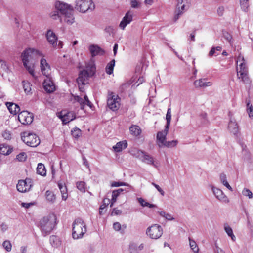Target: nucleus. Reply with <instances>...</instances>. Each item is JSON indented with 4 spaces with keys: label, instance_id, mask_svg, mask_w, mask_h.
<instances>
[{
    "label": "nucleus",
    "instance_id": "603ef678",
    "mask_svg": "<svg viewBox=\"0 0 253 253\" xmlns=\"http://www.w3.org/2000/svg\"><path fill=\"white\" fill-rule=\"evenodd\" d=\"M130 5L131 7L133 8H139L140 7L141 3L136 0H131Z\"/></svg>",
    "mask_w": 253,
    "mask_h": 253
},
{
    "label": "nucleus",
    "instance_id": "49530a36",
    "mask_svg": "<svg viewBox=\"0 0 253 253\" xmlns=\"http://www.w3.org/2000/svg\"><path fill=\"white\" fill-rule=\"evenodd\" d=\"M242 194L244 196H248L249 199H251L253 197V194L251 191L247 188H244L242 191Z\"/></svg>",
    "mask_w": 253,
    "mask_h": 253
},
{
    "label": "nucleus",
    "instance_id": "3c124183",
    "mask_svg": "<svg viewBox=\"0 0 253 253\" xmlns=\"http://www.w3.org/2000/svg\"><path fill=\"white\" fill-rule=\"evenodd\" d=\"M27 158V155L25 152H22L16 156V159L20 162L24 161Z\"/></svg>",
    "mask_w": 253,
    "mask_h": 253
},
{
    "label": "nucleus",
    "instance_id": "c03bdc74",
    "mask_svg": "<svg viewBox=\"0 0 253 253\" xmlns=\"http://www.w3.org/2000/svg\"><path fill=\"white\" fill-rule=\"evenodd\" d=\"M77 188L82 192H84L85 189V183L83 181L78 182L76 183Z\"/></svg>",
    "mask_w": 253,
    "mask_h": 253
},
{
    "label": "nucleus",
    "instance_id": "f704fd0d",
    "mask_svg": "<svg viewBox=\"0 0 253 253\" xmlns=\"http://www.w3.org/2000/svg\"><path fill=\"white\" fill-rule=\"evenodd\" d=\"M224 230L226 233L227 234V235L231 238L232 240L233 241H234L235 240L236 237L233 233V230L232 228L228 225H225Z\"/></svg>",
    "mask_w": 253,
    "mask_h": 253
},
{
    "label": "nucleus",
    "instance_id": "39448f33",
    "mask_svg": "<svg viewBox=\"0 0 253 253\" xmlns=\"http://www.w3.org/2000/svg\"><path fill=\"white\" fill-rule=\"evenodd\" d=\"M21 139L28 146L32 147H37L40 143L39 137L35 133L29 132H23L21 134Z\"/></svg>",
    "mask_w": 253,
    "mask_h": 253
},
{
    "label": "nucleus",
    "instance_id": "f257e3e1",
    "mask_svg": "<svg viewBox=\"0 0 253 253\" xmlns=\"http://www.w3.org/2000/svg\"><path fill=\"white\" fill-rule=\"evenodd\" d=\"M56 216L54 214H50L42 218L39 223V228L43 236L49 234L55 228L56 222Z\"/></svg>",
    "mask_w": 253,
    "mask_h": 253
},
{
    "label": "nucleus",
    "instance_id": "5701e85b",
    "mask_svg": "<svg viewBox=\"0 0 253 253\" xmlns=\"http://www.w3.org/2000/svg\"><path fill=\"white\" fill-rule=\"evenodd\" d=\"M127 146V142L126 140L120 141L113 147L114 151L120 152L123 149H125Z\"/></svg>",
    "mask_w": 253,
    "mask_h": 253
},
{
    "label": "nucleus",
    "instance_id": "cd10ccee",
    "mask_svg": "<svg viewBox=\"0 0 253 253\" xmlns=\"http://www.w3.org/2000/svg\"><path fill=\"white\" fill-rule=\"evenodd\" d=\"M58 186L62 194V200H66L68 197L66 186L62 183H58Z\"/></svg>",
    "mask_w": 253,
    "mask_h": 253
},
{
    "label": "nucleus",
    "instance_id": "338daca9",
    "mask_svg": "<svg viewBox=\"0 0 253 253\" xmlns=\"http://www.w3.org/2000/svg\"><path fill=\"white\" fill-rule=\"evenodd\" d=\"M224 8L223 6H220L217 9V13L219 16H222L224 13Z\"/></svg>",
    "mask_w": 253,
    "mask_h": 253
},
{
    "label": "nucleus",
    "instance_id": "b1692460",
    "mask_svg": "<svg viewBox=\"0 0 253 253\" xmlns=\"http://www.w3.org/2000/svg\"><path fill=\"white\" fill-rule=\"evenodd\" d=\"M190 3V0H177V7H180L181 9L185 10L188 8Z\"/></svg>",
    "mask_w": 253,
    "mask_h": 253
},
{
    "label": "nucleus",
    "instance_id": "c756f323",
    "mask_svg": "<svg viewBox=\"0 0 253 253\" xmlns=\"http://www.w3.org/2000/svg\"><path fill=\"white\" fill-rule=\"evenodd\" d=\"M11 153V150L9 146L5 144H1L0 146V153L4 155H8Z\"/></svg>",
    "mask_w": 253,
    "mask_h": 253
},
{
    "label": "nucleus",
    "instance_id": "4d7b16f0",
    "mask_svg": "<svg viewBox=\"0 0 253 253\" xmlns=\"http://www.w3.org/2000/svg\"><path fill=\"white\" fill-rule=\"evenodd\" d=\"M151 184L157 189V190L160 193V194L162 196H164L165 195V192L158 185L156 184L154 182H152Z\"/></svg>",
    "mask_w": 253,
    "mask_h": 253
},
{
    "label": "nucleus",
    "instance_id": "ea45409f",
    "mask_svg": "<svg viewBox=\"0 0 253 253\" xmlns=\"http://www.w3.org/2000/svg\"><path fill=\"white\" fill-rule=\"evenodd\" d=\"M240 6L243 11H246L249 6V0H240Z\"/></svg>",
    "mask_w": 253,
    "mask_h": 253
},
{
    "label": "nucleus",
    "instance_id": "69168bd1",
    "mask_svg": "<svg viewBox=\"0 0 253 253\" xmlns=\"http://www.w3.org/2000/svg\"><path fill=\"white\" fill-rule=\"evenodd\" d=\"M84 101H85V103H86V105L89 106L90 107H91V103L89 100L88 98L87 95H85L84 96Z\"/></svg>",
    "mask_w": 253,
    "mask_h": 253
},
{
    "label": "nucleus",
    "instance_id": "6e6d98bb",
    "mask_svg": "<svg viewBox=\"0 0 253 253\" xmlns=\"http://www.w3.org/2000/svg\"><path fill=\"white\" fill-rule=\"evenodd\" d=\"M138 202L142 206V207H147L148 202H146L144 199H143L141 197L137 198V199Z\"/></svg>",
    "mask_w": 253,
    "mask_h": 253
},
{
    "label": "nucleus",
    "instance_id": "a211bd4d",
    "mask_svg": "<svg viewBox=\"0 0 253 253\" xmlns=\"http://www.w3.org/2000/svg\"><path fill=\"white\" fill-rule=\"evenodd\" d=\"M59 117L64 124H66L75 119V115L72 112H68L66 114H63V112H61V115Z\"/></svg>",
    "mask_w": 253,
    "mask_h": 253
},
{
    "label": "nucleus",
    "instance_id": "6ab92c4d",
    "mask_svg": "<svg viewBox=\"0 0 253 253\" xmlns=\"http://www.w3.org/2000/svg\"><path fill=\"white\" fill-rule=\"evenodd\" d=\"M212 190L214 195L218 200L225 202L226 201L227 197L221 190L215 188L213 186H212Z\"/></svg>",
    "mask_w": 253,
    "mask_h": 253
},
{
    "label": "nucleus",
    "instance_id": "aec40b11",
    "mask_svg": "<svg viewBox=\"0 0 253 253\" xmlns=\"http://www.w3.org/2000/svg\"><path fill=\"white\" fill-rule=\"evenodd\" d=\"M205 79H200L196 80L194 82V84L196 87H205L211 86L212 84L211 82H205Z\"/></svg>",
    "mask_w": 253,
    "mask_h": 253
},
{
    "label": "nucleus",
    "instance_id": "680f3d73",
    "mask_svg": "<svg viewBox=\"0 0 253 253\" xmlns=\"http://www.w3.org/2000/svg\"><path fill=\"white\" fill-rule=\"evenodd\" d=\"M124 191V189L122 188H119L117 190H114L112 192V194L114 195H116L117 196V197L119 196V195Z\"/></svg>",
    "mask_w": 253,
    "mask_h": 253
},
{
    "label": "nucleus",
    "instance_id": "13d9d810",
    "mask_svg": "<svg viewBox=\"0 0 253 253\" xmlns=\"http://www.w3.org/2000/svg\"><path fill=\"white\" fill-rule=\"evenodd\" d=\"M114 29L112 26H108L105 29V31L110 35L114 33Z\"/></svg>",
    "mask_w": 253,
    "mask_h": 253
},
{
    "label": "nucleus",
    "instance_id": "9d476101",
    "mask_svg": "<svg viewBox=\"0 0 253 253\" xmlns=\"http://www.w3.org/2000/svg\"><path fill=\"white\" fill-rule=\"evenodd\" d=\"M120 98L113 93L108 95L107 100V106L111 110L115 111L119 109L120 106L119 100Z\"/></svg>",
    "mask_w": 253,
    "mask_h": 253
},
{
    "label": "nucleus",
    "instance_id": "7ed1b4c3",
    "mask_svg": "<svg viewBox=\"0 0 253 253\" xmlns=\"http://www.w3.org/2000/svg\"><path fill=\"white\" fill-rule=\"evenodd\" d=\"M96 71V67L93 62H89L85 66V69L81 71L77 82L79 86L81 84L84 85L89 77L93 76Z\"/></svg>",
    "mask_w": 253,
    "mask_h": 253
},
{
    "label": "nucleus",
    "instance_id": "72a5a7b5",
    "mask_svg": "<svg viewBox=\"0 0 253 253\" xmlns=\"http://www.w3.org/2000/svg\"><path fill=\"white\" fill-rule=\"evenodd\" d=\"M220 180L221 182L229 190L232 191L233 189L228 182L226 180V176L224 173H221L220 175Z\"/></svg>",
    "mask_w": 253,
    "mask_h": 253
},
{
    "label": "nucleus",
    "instance_id": "9b49d317",
    "mask_svg": "<svg viewBox=\"0 0 253 253\" xmlns=\"http://www.w3.org/2000/svg\"><path fill=\"white\" fill-rule=\"evenodd\" d=\"M31 187L32 180L30 178L19 180L16 186L17 190L22 193L28 191Z\"/></svg>",
    "mask_w": 253,
    "mask_h": 253
},
{
    "label": "nucleus",
    "instance_id": "bb28decb",
    "mask_svg": "<svg viewBox=\"0 0 253 253\" xmlns=\"http://www.w3.org/2000/svg\"><path fill=\"white\" fill-rule=\"evenodd\" d=\"M64 16V21L68 24L71 25L75 22L74 17L73 16V10L71 12H67V13Z\"/></svg>",
    "mask_w": 253,
    "mask_h": 253
},
{
    "label": "nucleus",
    "instance_id": "79ce46f5",
    "mask_svg": "<svg viewBox=\"0 0 253 253\" xmlns=\"http://www.w3.org/2000/svg\"><path fill=\"white\" fill-rule=\"evenodd\" d=\"M2 246L3 248L7 252H10L11 250L12 245L9 240H5L3 242Z\"/></svg>",
    "mask_w": 253,
    "mask_h": 253
},
{
    "label": "nucleus",
    "instance_id": "8fccbe9b",
    "mask_svg": "<svg viewBox=\"0 0 253 253\" xmlns=\"http://www.w3.org/2000/svg\"><path fill=\"white\" fill-rule=\"evenodd\" d=\"M111 186L112 187H119V186H129V184L126 183H125V182H116V181H113L111 183Z\"/></svg>",
    "mask_w": 253,
    "mask_h": 253
},
{
    "label": "nucleus",
    "instance_id": "0eeeda50",
    "mask_svg": "<svg viewBox=\"0 0 253 253\" xmlns=\"http://www.w3.org/2000/svg\"><path fill=\"white\" fill-rule=\"evenodd\" d=\"M163 233L162 227L157 224H153L146 230V234L150 238L157 239L160 238Z\"/></svg>",
    "mask_w": 253,
    "mask_h": 253
},
{
    "label": "nucleus",
    "instance_id": "58836bf2",
    "mask_svg": "<svg viewBox=\"0 0 253 253\" xmlns=\"http://www.w3.org/2000/svg\"><path fill=\"white\" fill-rule=\"evenodd\" d=\"M41 71L42 69H47V70H50V66L47 63L46 60L45 59H41Z\"/></svg>",
    "mask_w": 253,
    "mask_h": 253
},
{
    "label": "nucleus",
    "instance_id": "ddd939ff",
    "mask_svg": "<svg viewBox=\"0 0 253 253\" xmlns=\"http://www.w3.org/2000/svg\"><path fill=\"white\" fill-rule=\"evenodd\" d=\"M169 127L167 126L165 127V129L162 131H159L157 134V141L159 147H160V144H163L165 141H166V137L168 133Z\"/></svg>",
    "mask_w": 253,
    "mask_h": 253
},
{
    "label": "nucleus",
    "instance_id": "6e6552de",
    "mask_svg": "<svg viewBox=\"0 0 253 253\" xmlns=\"http://www.w3.org/2000/svg\"><path fill=\"white\" fill-rule=\"evenodd\" d=\"M132 155L139 158L142 161L148 164L154 165L153 158L145 152L140 150H135L132 151Z\"/></svg>",
    "mask_w": 253,
    "mask_h": 253
},
{
    "label": "nucleus",
    "instance_id": "2eb2a0df",
    "mask_svg": "<svg viewBox=\"0 0 253 253\" xmlns=\"http://www.w3.org/2000/svg\"><path fill=\"white\" fill-rule=\"evenodd\" d=\"M43 86L44 90L49 93L54 92L55 90V86L53 82L49 78L44 80Z\"/></svg>",
    "mask_w": 253,
    "mask_h": 253
},
{
    "label": "nucleus",
    "instance_id": "c9c22d12",
    "mask_svg": "<svg viewBox=\"0 0 253 253\" xmlns=\"http://www.w3.org/2000/svg\"><path fill=\"white\" fill-rule=\"evenodd\" d=\"M171 108L169 107V108H168V109L167 110V114H166V119L167 121V123H166V125L165 126L169 127V126H170V122H171Z\"/></svg>",
    "mask_w": 253,
    "mask_h": 253
},
{
    "label": "nucleus",
    "instance_id": "e2e57ef3",
    "mask_svg": "<svg viewBox=\"0 0 253 253\" xmlns=\"http://www.w3.org/2000/svg\"><path fill=\"white\" fill-rule=\"evenodd\" d=\"M104 203L101 205L99 208V213L100 214H102L103 213V210L106 208L107 205L108 204V203H107V204L105 203V200L104 199L103 200Z\"/></svg>",
    "mask_w": 253,
    "mask_h": 253
},
{
    "label": "nucleus",
    "instance_id": "f03ea898",
    "mask_svg": "<svg viewBox=\"0 0 253 253\" xmlns=\"http://www.w3.org/2000/svg\"><path fill=\"white\" fill-rule=\"evenodd\" d=\"M40 52L33 48H29L25 50L22 53V60L24 66L26 68L29 73L34 76V71L33 70L32 60L37 56H40Z\"/></svg>",
    "mask_w": 253,
    "mask_h": 253
},
{
    "label": "nucleus",
    "instance_id": "20e7f679",
    "mask_svg": "<svg viewBox=\"0 0 253 253\" xmlns=\"http://www.w3.org/2000/svg\"><path fill=\"white\" fill-rule=\"evenodd\" d=\"M86 232V226L83 220L81 218L76 219L73 224V238L75 239L81 238Z\"/></svg>",
    "mask_w": 253,
    "mask_h": 253
},
{
    "label": "nucleus",
    "instance_id": "a18cd8bd",
    "mask_svg": "<svg viewBox=\"0 0 253 253\" xmlns=\"http://www.w3.org/2000/svg\"><path fill=\"white\" fill-rule=\"evenodd\" d=\"M23 89L26 93H29L31 91L30 84L28 82H22Z\"/></svg>",
    "mask_w": 253,
    "mask_h": 253
},
{
    "label": "nucleus",
    "instance_id": "393cba45",
    "mask_svg": "<svg viewBox=\"0 0 253 253\" xmlns=\"http://www.w3.org/2000/svg\"><path fill=\"white\" fill-rule=\"evenodd\" d=\"M228 128L230 131L233 134H235L238 132V126L237 125V123L235 120L231 119L229 124H228Z\"/></svg>",
    "mask_w": 253,
    "mask_h": 253
},
{
    "label": "nucleus",
    "instance_id": "a878e982",
    "mask_svg": "<svg viewBox=\"0 0 253 253\" xmlns=\"http://www.w3.org/2000/svg\"><path fill=\"white\" fill-rule=\"evenodd\" d=\"M129 130L131 134L135 136H138L141 133L140 127L137 125H132L129 127Z\"/></svg>",
    "mask_w": 253,
    "mask_h": 253
},
{
    "label": "nucleus",
    "instance_id": "2f4dec72",
    "mask_svg": "<svg viewBox=\"0 0 253 253\" xmlns=\"http://www.w3.org/2000/svg\"><path fill=\"white\" fill-rule=\"evenodd\" d=\"M50 242L53 247H58L60 245V240L58 237L52 235L50 237Z\"/></svg>",
    "mask_w": 253,
    "mask_h": 253
},
{
    "label": "nucleus",
    "instance_id": "37998d69",
    "mask_svg": "<svg viewBox=\"0 0 253 253\" xmlns=\"http://www.w3.org/2000/svg\"><path fill=\"white\" fill-rule=\"evenodd\" d=\"M222 34L224 38L231 44L232 42L231 41L232 37L230 34L226 31H223Z\"/></svg>",
    "mask_w": 253,
    "mask_h": 253
},
{
    "label": "nucleus",
    "instance_id": "052dcab7",
    "mask_svg": "<svg viewBox=\"0 0 253 253\" xmlns=\"http://www.w3.org/2000/svg\"><path fill=\"white\" fill-rule=\"evenodd\" d=\"M113 228L116 231H119L121 228V225L119 222H116L113 224Z\"/></svg>",
    "mask_w": 253,
    "mask_h": 253
},
{
    "label": "nucleus",
    "instance_id": "0e129e2a",
    "mask_svg": "<svg viewBox=\"0 0 253 253\" xmlns=\"http://www.w3.org/2000/svg\"><path fill=\"white\" fill-rule=\"evenodd\" d=\"M121 213H122V211L121 210H118L116 208H114L113 209V211H112L111 214L112 215L114 214V215H118L121 214Z\"/></svg>",
    "mask_w": 253,
    "mask_h": 253
},
{
    "label": "nucleus",
    "instance_id": "de8ad7c7",
    "mask_svg": "<svg viewBox=\"0 0 253 253\" xmlns=\"http://www.w3.org/2000/svg\"><path fill=\"white\" fill-rule=\"evenodd\" d=\"M74 98H75V100L77 102H78L80 103V104L81 105V109H83L85 105H86V104L85 103V101H84V100L83 98H82L78 96H75Z\"/></svg>",
    "mask_w": 253,
    "mask_h": 253
},
{
    "label": "nucleus",
    "instance_id": "09e8293b",
    "mask_svg": "<svg viewBox=\"0 0 253 253\" xmlns=\"http://www.w3.org/2000/svg\"><path fill=\"white\" fill-rule=\"evenodd\" d=\"M81 131L79 128H75L72 131V135L75 138H78L81 135Z\"/></svg>",
    "mask_w": 253,
    "mask_h": 253
},
{
    "label": "nucleus",
    "instance_id": "7c9ffc66",
    "mask_svg": "<svg viewBox=\"0 0 253 253\" xmlns=\"http://www.w3.org/2000/svg\"><path fill=\"white\" fill-rule=\"evenodd\" d=\"M178 144L177 140L166 141L163 144L160 145V147H166L168 148H172L175 147Z\"/></svg>",
    "mask_w": 253,
    "mask_h": 253
},
{
    "label": "nucleus",
    "instance_id": "f3484780",
    "mask_svg": "<svg viewBox=\"0 0 253 253\" xmlns=\"http://www.w3.org/2000/svg\"><path fill=\"white\" fill-rule=\"evenodd\" d=\"M89 51L92 57L97 55H102L104 51L97 45H91L89 46Z\"/></svg>",
    "mask_w": 253,
    "mask_h": 253
},
{
    "label": "nucleus",
    "instance_id": "473e14b6",
    "mask_svg": "<svg viewBox=\"0 0 253 253\" xmlns=\"http://www.w3.org/2000/svg\"><path fill=\"white\" fill-rule=\"evenodd\" d=\"M115 63V60L113 59L109 63L107 64L105 69L106 72L108 74L111 75L113 73Z\"/></svg>",
    "mask_w": 253,
    "mask_h": 253
},
{
    "label": "nucleus",
    "instance_id": "774afa93",
    "mask_svg": "<svg viewBox=\"0 0 253 253\" xmlns=\"http://www.w3.org/2000/svg\"><path fill=\"white\" fill-rule=\"evenodd\" d=\"M240 70L239 71H248L247 68L246 67V64L244 62L241 63L239 65Z\"/></svg>",
    "mask_w": 253,
    "mask_h": 253
},
{
    "label": "nucleus",
    "instance_id": "dca6fc26",
    "mask_svg": "<svg viewBox=\"0 0 253 253\" xmlns=\"http://www.w3.org/2000/svg\"><path fill=\"white\" fill-rule=\"evenodd\" d=\"M46 38L49 43L53 45V47L57 45V37L55 34L51 30H49L47 32Z\"/></svg>",
    "mask_w": 253,
    "mask_h": 253
},
{
    "label": "nucleus",
    "instance_id": "864d4df0",
    "mask_svg": "<svg viewBox=\"0 0 253 253\" xmlns=\"http://www.w3.org/2000/svg\"><path fill=\"white\" fill-rule=\"evenodd\" d=\"M2 136L5 139L10 140L11 138V134L7 130H5L2 132Z\"/></svg>",
    "mask_w": 253,
    "mask_h": 253
},
{
    "label": "nucleus",
    "instance_id": "423d86ee",
    "mask_svg": "<svg viewBox=\"0 0 253 253\" xmlns=\"http://www.w3.org/2000/svg\"><path fill=\"white\" fill-rule=\"evenodd\" d=\"M76 9L82 13L92 11L95 5L91 0H76Z\"/></svg>",
    "mask_w": 253,
    "mask_h": 253
},
{
    "label": "nucleus",
    "instance_id": "e433bc0d",
    "mask_svg": "<svg viewBox=\"0 0 253 253\" xmlns=\"http://www.w3.org/2000/svg\"><path fill=\"white\" fill-rule=\"evenodd\" d=\"M45 196L48 201L51 202H54L56 198L55 195L52 191L47 190L45 193Z\"/></svg>",
    "mask_w": 253,
    "mask_h": 253
},
{
    "label": "nucleus",
    "instance_id": "4c0bfd02",
    "mask_svg": "<svg viewBox=\"0 0 253 253\" xmlns=\"http://www.w3.org/2000/svg\"><path fill=\"white\" fill-rule=\"evenodd\" d=\"M184 10L181 9L180 7H176V9L175 11V14L174 16V21L176 22L180 17V16L183 13Z\"/></svg>",
    "mask_w": 253,
    "mask_h": 253
},
{
    "label": "nucleus",
    "instance_id": "bf43d9fd",
    "mask_svg": "<svg viewBox=\"0 0 253 253\" xmlns=\"http://www.w3.org/2000/svg\"><path fill=\"white\" fill-rule=\"evenodd\" d=\"M247 110L249 111V116L250 117L253 116V108L252 105L250 103L248 102L247 104Z\"/></svg>",
    "mask_w": 253,
    "mask_h": 253
},
{
    "label": "nucleus",
    "instance_id": "c85d7f7f",
    "mask_svg": "<svg viewBox=\"0 0 253 253\" xmlns=\"http://www.w3.org/2000/svg\"><path fill=\"white\" fill-rule=\"evenodd\" d=\"M37 172L42 176H45L46 170L44 165L42 163H39L37 168Z\"/></svg>",
    "mask_w": 253,
    "mask_h": 253
},
{
    "label": "nucleus",
    "instance_id": "412c9836",
    "mask_svg": "<svg viewBox=\"0 0 253 253\" xmlns=\"http://www.w3.org/2000/svg\"><path fill=\"white\" fill-rule=\"evenodd\" d=\"M6 106L11 114H16L20 111V107L16 104L11 102H7Z\"/></svg>",
    "mask_w": 253,
    "mask_h": 253
},
{
    "label": "nucleus",
    "instance_id": "4468645a",
    "mask_svg": "<svg viewBox=\"0 0 253 253\" xmlns=\"http://www.w3.org/2000/svg\"><path fill=\"white\" fill-rule=\"evenodd\" d=\"M132 20V13L130 11H127L121 21L119 27L123 30Z\"/></svg>",
    "mask_w": 253,
    "mask_h": 253
},
{
    "label": "nucleus",
    "instance_id": "f8f14e48",
    "mask_svg": "<svg viewBox=\"0 0 253 253\" xmlns=\"http://www.w3.org/2000/svg\"><path fill=\"white\" fill-rule=\"evenodd\" d=\"M55 7L59 11L61 14L64 15L69 12L73 10V8L70 5L64 2L58 1L55 3Z\"/></svg>",
    "mask_w": 253,
    "mask_h": 253
},
{
    "label": "nucleus",
    "instance_id": "5fc2aeb1",
    "mask_svg": "<svg viewBox=\"0 0 253 253\" xmlns=\"http://www.w3.org/2000/svg\"><path fill=\"white\" fill-rule=\"evenodd\" d=\"M129 249L130 253H138L137 247L135 245H130Z\"/></svg>",
    "mask_w": 253,
    "mask_h": 253
},
{
    "label": "nucleus",
    "instance_id": "a19ab883",
    "mask_svg": "<svg viewBox=\"0 0 253 253\" xmlns=\"http://www.w3.org/2000/svg\"><path fill=\"white\" fill-rule=\"evenodd\" d=\"M189 240L190 246L191 249L193 250V251L194 253H198V252L199 251V248L197 247L196 242L194 241L191 240L190 238H189Z\"/></svg>",
    "mask_w": 253,
    "mask_h": 253
},
{
    "label": "nucleus",
    "instance_id": "1a4fd4ad",
    "mask_svg": "<svg viewBox=\"0 0 253 253\" xmlns=\"http://www.w3.org/2000/svg\"><path fill=\"white\" fill-rule=\"evenodd\" d=\"M33 114L27 111H23L18 115L19 121L25 125L30 124L33 121Z\"/></svg>",
    "mask_w": 253,
    "mask_h": 253
},
{
    "label": "nucleus",
    "instance_id": "4be33fe9",
    "mask_svg": "<svg viewBox=\"0 0 253 253\" xmlns=\"http://www.w3.org/2000/svg\"><path fill=\"white\" fill-rule=\"evenodd\" d=\"M237 72L238 78L241 79L244 83H248L249 82L248 71H239L238 68L237 67Z\"/></svg>",
    "mask_w": 253,
    "mask_h": 253
}]
</instances>
